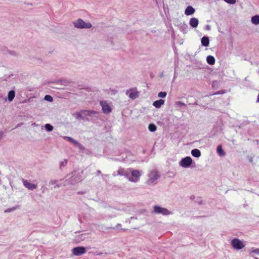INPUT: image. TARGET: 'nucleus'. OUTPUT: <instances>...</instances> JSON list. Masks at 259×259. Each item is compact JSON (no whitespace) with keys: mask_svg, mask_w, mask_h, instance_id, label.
<instances>
[{"mask_svg":"<svg viewBox=\"0 0 259 259\" xmlns=\"http://www.w3.org/2000/svg\"><path fill=\"white\" fill-rule=\"evenodd\" d=\"M255 259H258V258H257V257H255Z\"/></svg>","mask_w":259,"mask_h":259,"instance_id":"a19ab883","label":"nucleus"},{"mask_svg":"<svg viewBox=\"0 0 259 259\" xmlns=\"http://www.w3.org/2000/svg\"><path fill=\"white\" fill-rule=\"evenodd\" d=\"M22 182L23 185L29 190H33L37 188L36 185L31 183L28 180H23Z\"/></svg>","mask_w":259,"mask_h":259,"instance_id":"1a4fd4ad","label":"nucleus"},{"mask_svg":"<svg viewBox=\"0 0 259 259\" xmlns=\"http://www.w3.org/2000/svg\"><path fill=\"white\" fill-rule=\"evenodd\" d=\"M100 104L104 113L108 114L111 112V108L107 101H101Z\"/></svg>","mask_w":259,"mask_h":259,"instance_id":"0eeeda50","label":"nucleus"},{"mask_svg":"<svg viewBox=\"0 0 259 259\" xmlns=\"http://www.w3.org/2000/svg\"><path fill=\"white\" fill-rule=\"evenodd\" d=\"M164 101L162 99H160V100H156V101H154L153 103V105L155 107H156L157 108H159L161 107V105L164 104Z\"/></svg>","mask_w":259,"mask_h":259,"instance_id":"4468645a","label":"nucleus"},{"mask_svg":"<svg viewBox=\"0 0 259 259\" xmlns=\"http://www.w3.org/2000/svg\"><path fill=\"white\" fill-rule=\"evenodd\" d=\"M45 100L47 101L52 102L53 99L52 96L50 95H46L45 96Z\"/></svg>","mask_w":259,"mask_h":259,"instance_id":"a878e982","label":"nucleus"},{"mask_svg":"<svg viewBox=\"0 0 259 259\" xmlns=\"http://www.w3.org/2000/svg\"><path fill=\"white\" fill-rule=\"evenodd\" d=\"M57 183V180H51V181L50 182V185H55V184H56Z\"/></svg>","mask_w":259,"mask_h":259,"instance_id":"72a5a7b5","label":"nucleus"},{"mask_svg":"<svg viewBox=\"0 0 259 259\" xmlns=\"http://www.w3.org/2000/svg\"><path fill=\"white\" fill-rule=\"evenodd\" d=\"M206 61L208 64L213 65L215 63V59L212 56H208L207 57Z\"/></svg>","mask_w":259,"mask_h":259,"instance_id":"6ab92c4d","label":"nucleus"},{"mask_svg":"<svg viewBox=\"0 0 259 259\" xmlns=\"http://www.w3.org/2000/svg\"><path fill=\"white\" fill-rule=\"evenodd\" d=\"M257 102L259 103V94L257 97Z\"/></svg>","mask_w":259,"mask_h":259,"instance_id":"58836bf2","label":"nucleus"},{"mask_svg":"<svg viewBox=\"0 0 259 259\" xmlns=\"http://www.w3.org/2000/svg\"><path fill=\"white\" fill-rule=\"evenodd\" d=\"M195 11V10L194 8H193L192 6H189L186 9L185 11V14L187 16L191 15L194 13Z\"/></svg>","mask_w":259,"mask_h":259,"instance_id":"f8f14e48","label":"nucleus"},{"mask_svg":"<svg viewBox=\"0 0 259 259\" xmlns=\"http://www.w3.org/2000/svg\"><path fill=\"white\" fill-rule=\"evenodd\" d=\"M75 179H77L76 180L74 181V179H71L70 183L72 184H73L76 182L79 181L80 180V178L79 177H75Z\"/></svg>","mask_w":259,"mask_h":259,"instance_id":"7c9ffc66","label":"nucleus"},{"mask_svg":"<svg viewBox=\"0 0 259 259\" xmlns=\"http://www.w3.org/2000/svg\"><path fill=\"white\" fill-rule=\"evenodd\" d=\"M231 244L234 248L237 250L243 248L245 245V243L242 241L237 238L232 239Z\"/></svg>","mask_w":259,"mask_h":259,"instance_id":"39448f33","label":"nucleus"},{"mask_svg":"<svg viewBox=\"0 0 259 259\" xmlns=\"http://www.w3.org/2000/svg\"><path fill=\"white\" fill-rule=\"evenodd\" d=\"M74 116L76 117L77 119L81 118L82 119H85L84 117V114H83V110L81 111L80 112H76L74 114Z\"/></svg>","mask_w":259,"mask_h":259,"instance_id":"aec40b11","label":"nucleus"},{"mask_svg":"<svg viewBox=\"0 0 259 259\" xmlns=\"http://www.w3.org/2000/svg\"><path fill=\"white\" fill-rule=\"evenodd\" d=\"M153 212L156 214H160L163 215H168L172 214V212L167 209L158 205H154L153 206Z\"/></svg>","mask_w":259,"mask_h":259,"instance_id":"20e7f679","label":"nucleus"},{"mask_svg":"<svg viewBox=\"0 0 259 259\" xmlns=\"http://www.w3.org/2000/svg\"><path fill=\"white\" fill-rule=\"evenodd\" d=\"M252 252L255 253L257 254H259V248H256V249H253L252 251Z\"/></svg>","mask_w":259,"mask_h":259,"instance_id":"473e14b6","label":"nucleus"},{"mask_svg":"<svg viewBox=\"0 0 259 259\" xmlns=\"http://www.w3.org/2000/svg\"><path fill=\"white\" fill-rule=\"evenodd\" d=\"M4 135V133L2 131H0V140L2 139Z\"/></svg>","mask_w":259,"mask_h":259,"instance_id":"f704fd0d","label":"nucleus"},{"mask_svg":"<svg viewBox=\"0 0 259 259\" xmlns=\"http://www.w3.org/2000/svg\"><path fill=\"white\" fill-rule=\"evenodd\" d=\"M63 138L64 139L67 140L69 142L73 144L74 145L77 146L79 147L80 146V144L77 141L74 140L73 138L70 137L64 136Z\"/></svg>","mask_w":259,"mask_h":259,"instance_id":"ddd939ff","label":"nucleus"},{"mask_svg":"<svg viewBox=\"0 0 259 259\" xmlns=\"http://www.w3.org/2000/svg\"><path fill=\"white\" fill-rule=\"evenodd\" d=\"M199 21L198 19L196 18H192L189 21L190 25L193 28H196L198 25Z\"/></svg>","mask_w":259,"mask_h":259,"instance_id":"9d476101","label":"nucleus"},{"mask_svg":"<svg viewBox=\"0 0 259 259\" xmlns=\"http://www.w3.org/2000/svg\"><path fill=\"white\" fill-rule=\"evenodd\" d=\"M160 176V172L156 169H152L149 170L147 174L148 178L146 181V184L149 186L156 185Z\"/></svg>","mask_w":259,"mask_h":259,"instance_id":"f03ea898","label":"nucleus"},{"mask_svg":"<svg viewBox=\"0 0 259 259\" xmlns=\"http://www.w3.org/2000/svg\"><path fill=\"white\" fill-rule=\"evenodd\" d=\"M206 27H207V29L208 30H209V29H210V27H209V26L207 25V26H206Z\"/></svg>","mask_w":259,"mask_h":259,"instance_id":"4c0bfd02","label":"nucleus"},{"mask_svg":"<svg viewBox=\"0 0 259 259\" xmlns=\"http://www.w3.org/2000/svg\"><path fill=\"white\" fill-rule=\"evenodd\" d=\"M217 152L218 154L221 156H224L225 155V153L224 151L222 146L220 145L217 148Z\"/></svg>","mask_w":259,"mask_h":259,"instance_id":"4be33fe9","label":"nucleus"},{"mask_svg":"<svg viewBox=\"0 0 259 259\" xmlns=\"http://www.w3.org/2000/svg\"><path fill=\"white\" fill-rule=\"evenodd\" d=\"M72 251L74 255L80 256L85 252V249L82 246L77 247L73 248Z\"/></svg>","mask_w":259,"mask_h":259,"instance_id":"6e6552de","label":"nucleus"},{"mask_svg":"<svg viewBox=\"0 0 259 259\" xmlns=\"http://www.w3.org/2000/svg\"><path fill=\"white\" fill-rule=\"evenodd\" d=\"M142 171L138 169L132 168L124 169L120 167L117 171V173L114 172L113 176H123L131 182L137 183L139 181Z\"/></svg>","mask_w":259,"mask_h":259,"instance_id":"f257e3e1","label":"nucleus"},{"mask_svg":"<svg viewBox=\"0 0 259 259\" xmlns=\"http://www.w3.org/2000/svg\"><path fill=\"white\" fill-rule=\"evenodd\" d=\"M112 229H122L121 228V225L120 224H117L115 227L111 228Z\"/></svg>","mask_w":259,"mask_h":259,"instance_id":"c756f323","label":"nucleus"},{"mask_svg":"<svg viewBox=\"0 0 259 259\" xmlns=\"http://www.w3.org/2000/svg\"><path fill=\"white\" fill-rule=\"evenodd\" d=\"M73 24L75 27L80 29H89L92 27V25L90 22H85L80 18L73 21Z\"/></svg>","mask_w":259,"mask_h":259,"instance_id":"7ed1b4c3","label":"nucleus"},{"mask_svg":"<svg viewBox=\"0 0 259 259\" xmlns=\"http://www.w3.org/2000/svg\"><path fill=\"white\" fill-rule=\"evenodd\" d=\"M111 218H113V217H116V214H113V215H111L110 216Z\"/></svg>","mask_w":259,"mask_h":259,"instance_id":"e433bc0d","label":"nucleus"},{"mask_svg":"<svg viewBox=\"0 0 259 259\" xmlns=\"http://www.w3.org/2000/svg\"><path fill=\"white\" fill-rule=\"evenodd\" d=\"M98 174H100V173H101V171H100V170H98Z\"/></svg>","mask_w":259,"mask_h":259,"instance_id":"ea45409f","label":"nucleus"},{"mask_svg":"<svg viewBox=\"0 0 259 259\" xmlns=\"http://www.w3.org/2000/svg\"><path fill=\"white\" fill-rule=\"evenodd\" d=\"M191 153L192 155L195 157L198 158L201 156L200 151L197 149H193Z\"/></svg>","mask_w":259,"mask_h":259,"instance_id":"f3484780","label":"nucleus"},{"mask_svg":"<svg viewBox=\"0 0 259 259\" xmlns=\"http://www.w3.org/2000/svg\"><path fill=\"white\" fill-rule=\"evenodd\" d=\"M251 23L254 25L259 24V15H255L251 17Z\"/></svg>","mask_w":259,"mask_h":259,"instance_id":"a211bd4d","label":"nucleus"},{"mask_svg":"<svg viewBox=\"0 0 259 259\" xmlns=\"http://www.w3.org/2000/svg\"><path fill=\"white\" fill-rule=\"evenodd\" d=\"M45 129L48 132H51L53 130V126L50 124L47 123L45 125Z\"/></svg>","mask_w":259,"mask_h":259,"instance_id":"b1692460","label":"nucleus"},{"mask_svg":"<svg viewBox=\"0 0 259 259\" xmlns=\"http://www.w3.org/2000/svg\"><path fill=\"white\" fill-rule=\"evenodd\" d=\"M156 126L154 124H150L148 126V130L152 132H154L156 130Z\"/></svg>","mask_w":259,"mask_h":259,"instance_id":"5701e85b","label":"nucleus"},{"mask_svg":"<svg viewBox=\"0 0 259 259\" xmlns=\"http://www.w3.org/2000/svg\"><path fill=\"white\" fill-rule=\"evenodd\" d=\"M225 2L229 4H234L236 3V0H224Z\"/></svg>","mask_w":259,"mask_h":259,"instance_id":"c85d7f7f","label":"nucleus"},{"mask_svg":"<svg viewBox=\"0 0 259 259\" xmlns=\"http://www.w3.org/2000/svg\"><path fill=\"white\" fill-rule=\"evenodd\" d=\"M126 94L128 95V97L132 99H135L139 96L138 92L136 91H127Z\"/></svg>","mask_w":259,"mask_h":259,"instance_id":"9b49d317","label":"nucleus"},{"mask_svg":"<svg viewBox=\"0 0 259 259\" xmlns=\"http://www.w3.org/2000/svg\"><path fill=\"white\" fill-rule=\"evenodd\" d=\"M97 113V112L94 110H83V114H84L85 118L87 116H91L93 115L96 114Z\"/></svg>","mask_w":259,"mask_h":259,"instance_id":"2eb2a0df","label":"nucleus"},{"mask_svg":"<svg viewBox=\"0 0 259 259\" xmlns=\"http://www.w3.org/2000/svg\"><path fill=\"white\" fill-rule=\"evenodd\" d=\"M184 27L186 29H187L188 28V26L185 24H184Z\"/></svg>","mask_w":259,"mask_h":259,"instance_id":"c9c22d12","label":"nucleus"},{"mask_svg":"<svg viewBox=\"0 0 259 259\" xmlns=\"http://www.w3.org/2000/svg\"><path fill=\"white\" fill-rule=\"evenodd\" d=\"M18 208V206H14V207L5 209L4 212L5 213H7V212L13 211H15V210H16Z\"/></svg>","mask_w":259,"mask_h":259,"instance_id":"393cba45","label":"nucleus"},{"mask_svg":"<svg viewBox=\"0 0 259 259\" xmlns=\"http://www.w3.org/2000/svg\"><path fill=\"white\" fill-rule=\"evenodd\" d=\"M167 94L166 92H160L158 93V96L160 98H164L166 97Z\"/></svg>","mask_w":259,"mask_h":259,"instance_id":"bb28decb","label":"nucleus"},{"mask_svg":"<svg viewBox=\"0 0 259 259\" xmlns=\"http://www.w3.org/2000/svg\"><path fill=\"white\" fill-rule=\"evenodd\" d=\"M192 163V159L190 156L182 158L179 162V165L183 167H189Z\"/></svg>","mask_w":259,"mask_h":259,"instance_id":"423d86ee","label":"nucleus"},{"mask_svg":"<svg viewBox=\"0 0 259 259\" xmlns=\"http://www.w3.org/2000/svg\"><path fill=\"white\" fill-rule=\"evenodd\" d=\"M177 104L179 106H180V107H181V106H186L185 104H184V103H183V102H181V101H179V102H178L177 103Z\"/></svg>","mask_w":259,"mask_h":259,"instance_id":"2f4dec72","label":"nucleus"},{"mask_svg":"<svg viewBox=\"0 0 259 259\" xmlns=\"http://www.w3.org/2000/svg\"><path fill=\"white\" fill-rule=\"evenodd\" d=\"M201 44L202 45L205 47H207L209 44V40L207 36H203L201 38Z\"/></svg>","mask_w":259,"mask_h":259,"instance_id":"dca6fc26","label":"nucleus"},{"mask_svg":"<svg viewBox=\"0 0 259 259\" xmlns=\"http://www.w3.org/2000/svg\"><path fill=\"white\" fill-rule=\"evenodd\" d=\"M15 96V91L13 90L10 91L9 92L8 95V98L9 101H12L14 99Z\"/></svg>","mask_w":259,"mask_h":259,"instance_id":"412c9836","label":"nucleus"},{"mask_svg":"<svg viewBox=\"0 0 259 259\" xmlns=\"http://www.w3.org/2000/svg\"><path fill=\"white\" fill-rule=\"evenodd\" d=\"M67 163V160L66 159H64L63 161L60 162V167H64L65 166Z\"/></svg>","mask_w":259,"mask_h":259,"instance_id":"cd10ccee","label":"nucleus"}]
</instances>
